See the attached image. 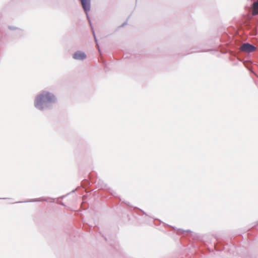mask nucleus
Returning a JSON list of instances; mask_svg holds the SVG:
<instances>
[{
    "instance_id": "nucleus-1",
    "label": "nucleus",
    "mask_w": 258,
    "mask_h": 258,
    "mask_svg": "<svg viewBox=\"0 0 258 258\" xmlns=\"http://www.w3.org/2000/svg\"><path fill=\"white\" fill-rule=\"evenodd\" d=\"M55 100V96L52 94L48 92H43L36 97L34 105L37 108L42 110L45 104L53 103Z\"/></svg>"
},
{
    "instance_id": "nucleus-2",
    "label": "nucleus",
    "mask_w": 258,
    "mask_h": 258,
    "mask_svg": "<svg viewBox=\"0 0 258 258\" xmlns=\"http://www.w3.org/2000/svg\"><path fill=\"white\" fill-rule=\"evenodd\" d=\"M255 49L256 48L254 46L249 43H244L240 47V49L242 51L247 53L253 52Z\"/></svg>"
},
{
    "instance_id": "nucleus-3",
    "label": "nucleus",
    "mask_w": 258,
    "mask_h": 258,
    "mask_svg": "<svg viewBox=\"0 0 258 258\" xmlns=\"http://www.w3.org/2000/svg\"><path fill=\"white\" fill-rule=\"evenodd\" d=\"M73 57L75 59L83 60L86 58V55L84 52L77 51L74 53Z\"/></svg>"
},
{
    "instance_id": "nucleus-4",
    "label": "nucleus",
    "mask_w": 258,
    "mask_h": 258,
    "mask_svg": "<svg viewBox=\"0 0 258 258\" xmlns=\"http://www.w3.org/2000/svg\"><path fill=\"white\" fill-rule=\"evenodd\" d=\"M81 2L83 9L87 13L90 9V0H81Z\"/></svg>"
},
{
    "instance_id": "nucleus-5",
    "label": "nucleus",
    "mask_w": 258,
    "mask_h": 258,
    "mask_svg": "<svg viewBox=\"0 0 258 258\" xmlns=\"http://www.w3.org/2000/svg\"><path fill=\"white\" fill-rule=\"evenodd\" d=\"M258 14V1L254 2L253 4V10H252V15H256Z\"/></svg>"
}]
</instances>
